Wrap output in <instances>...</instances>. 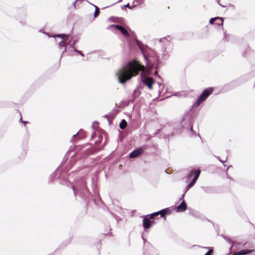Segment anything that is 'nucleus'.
I'll return each mask as SVG.
<instances>
[{
  "label": "nucleus",
  "mask_w": 255,
  "mask_h": 255,
  "mask_svg": "<svg viewBox=\"0 0 255 255\" xmlns=\"http://www.w3.org/2000/svg\"><path fill=\"white\" fill-rule=\"evenodd\" d=\"M144 67L140 64L139 61L133 60L119 69L116 73L119 82L121 84H125L132 77L138 74L141 71L140 76L143 83L146 85L149 90L152 89V84L154 83V80L143 74Z\"/></svg>",
  "instance_id": "obj_1"
},
{
  "label": "nucleus",
  "mask_w": 255,
  "mask_h": 255,
  "mask_svg": "<svg viewBox=\"0 0 255 255\" xmlns=\"http://www.w3.org/2000/svg\"><path fill=\"white\" fill-rule=\"evenodd\" d=\"M135 42L143 55L145 59H147L146 54L150 56H154L157 60L168 58L170 55V52L167 50L166 48H163L160 52L155 53L152 51L147 46L144 45L139 40L136 39Z\"/></svg>",
  "instance_id": "obj_2"
},
{
  "label": "nucleus",
  "mask_w": 255,
  "mask_h": 255,
  "mask_svg": "<svg viewBox=\"0 0 255 255\" xmlns=\"http://www.w3.org/2000/svg\"><path fill=\"white\" fill-rule=\"evenodd\" d=\"M213 89L212 88H209L205 89L197 100L195 105L196 107L199 106L213 92Z\"/></svg>",
  "instance_id": "obj_3"
},
{
  "label": "nucleus",
  "mask_w": 255,
  "mask_h": 255,
  "mask_svg": "<svg viewBox=\"0 0 255 255\" xmlns=\"http://www.w3.org/2000/svg\"><path fill=\"white\" fill-rule=\"evenodd\" d=\"M111 28H113V29H117L119 30L122 32V33L126 37H128L129 36V34L128 31L124 27H122L121 25L113 24L109 26L108 28L110 29Z\"/></svg>",
  "instance_id": "obj_4"
},
{
  "label": "nucleus",
  "mask_w": 255,
  "mask_h": 255,
  "mask_svg": "<svg viewBox=\"0 0 255 255\" xmlns=\"http://www.w3.org/2000/svg\"><path fill=\"white\" fill-rule=\"evenodd\" d=\"M69 35L65 34H56L55 35L52 36V37H60L63 39L59 43V46L60 47H65L66 46V41L68 38Z\"/></svg>",
  "instance_id": "obj_5"
},
{
  "label": "nucleus",
  "mask_w": 255,
  "mask_h": 255,
  "mask_svg": "<svg viewBox=\"0 0 255 255\" xmlns=\"http://www.w3.org/2000/svg\"><path fill=\"white\" fill-rule=\"evenodd\" d=\"M143 149L142 148H137V149L133 150V151H132L131 153H130V154L129 155V157L130 158L137 157L143 152Z\"/></svg>",
  "instance_id": "obj_6"
},
{
  "label": "nucleus",
  "mask_w": 255,
  "mask_h": 255,
  "mask_svg": "<svg viewBox=\"0 0 255 255\" xmlns=\"http://www.w3.org/2000/svg\"><path fill=\"white\" fill-rule=\"evenodd\" d=\"M182 203L177 206V212H182L185 211L187 209V205L185 202L184 200L183 199Z\"/></svg>",
  "instance_id": "obj_7"
},
{
  "label": "nucleus",
  "mask_w": 255,
  "mask_h": 255,
  "mask_svg": "<svg viewBox=\"0 0 255 255\" xmlns=\"http://www.w3.org/2000/svg\"><path fill=\"white\" fill-rule=\"evenodd\" d=\"M219 20L221 21V22L220 23H217V24H218L219 25H222L223 24V18L220 17H213V18H211L210 19L209 23L211 24H213L214 23V22L216 20Z\"/></svg>",
  "instance_id": "obj_8"
},
{
  "label": "nucleus",
  "mask_w": 255,
  "mask_h": 255,
  "mask_svg": "<svg viewBox=\"0 0 255 255\" xmlns=\"http://www.w3.org/2000/svg\"><path fill=\"white\" fill-rule=\"evenodd\" d=\"M253 251L252 250H244L237 252L234 254V255H244L251 253Z\"/></svg>",
  "instance_id": "obj_9"
},
{
  "label": "nucleus",
  "mask_w": 255,
  "mask_h": 255,
  "mask_svg": "<svg viewBox=\"0 0 255 255\" xmlns=\"http://www.w3.org/2000/svg\"><path fill=\"white\" fill-rule=\"evenodd\" d=\"M150 221L146 218H144L143 220V226L145 229H148L150 227Z\"/></svg>",
  "instance_id": "obj_10"
},
{
  "label": "nucleus",
  "mask_w": 255,
  "mask_h": 255,
  "mask_svg": "<svg viewBox=\"0 0 255 255\" xmlns=\"http://www.w3.org/2000/svg\"><path fill=\"white\" fill-rule=\"evenodd\" d=\"M193 186V185L192 184H191L190 183H189L185 188L184 189V193L182 195V196L180 198V200H181L182 199H183V198H184V196H185V195L186 194V193L187 192V191L191 188Z\"/></svg>",
  "instance_id": "obj_11"
},
{
  "label": "nucleus",
  "mask_w": 255,
  "mask_h": 255,
  "mask_svg": "<svg viewBox=\"0 0 255 255\" xmlns=\"http://www.w3.org/2000/svg\"><path fill=\"white\" fill-rule=\"evenodd\" d=\"M127 122L125 120H123L120 124V128L122 129H124L127 126Z\"/></svg>",
  "instance_id": "obj_12"
},
{
  "label": "nucleus",
  "mask_w": 255,
  "mask_h": 255,
  "mask_svg": "<svg viewBox=\"0 0 255 255\" xmlns=\"http://www.w3.org/2000/svg\"><path fill=\"white\" fill-rule=\"evenodd\" d=\"M200 172L199 169H197L195 171L193 170L194 178L197 179L200 175Z\"/></svg>",
  "instance_id": "obj_13"
},
{
  "label": "nucleus",
  "mask_w": 255,
  "mask_h": 255,
  "mask_svg": "<svg viewBox=\"0 0 255 255\" xmlns=\"http://www.w3.org/2000/svg\"><path fill=\"white\" fill-rule=\"evenodd\" d=\"M161 211H162V215H161L162 217H163L164 216V214H167L170 213L169 210L168 208H165V209H162L161 210Z\"/></svg>",
  "instance_id": "obj_14"
},
{
  "label": "nucleus",
  "mask_w": 255,
  "mask_h": 255,
  "mask_svg": "<svg viewBox=\"0 0 255 255\" xmlns=\"http://www.w3.org/2000/svg\"><path fill=\"white\" fill-rule=\"evenodd\" d=\"M95 13H94V17H96L98 16V14L100 12V11H99V8L97 6L95 5Z\"/></svg>",
  "instance_id": "obj_15"
},
{
  "label": "nucleus",
  "mask_w": 255,
  "mask_h": 255,
  "mask_svg": "<svg viewBox=\"0 0 255 255\" xmlns=\"http://www.w3.org/2000/svg\"><path fill=\"white\" fill-rule=\"evenodd\" d=\"M145 0H134L133 1V3H136V4H139L143 3Z\"/></svg>",
  "instance_id": "obj_16"
},
{
  "label": "nucleus",
  "mask_w": 255,
  "mask_h": 255,
  "mask_svg": "<svg viewBox=\"0 0 255 255\" xmlns=\"http://www.w3.org/2000/svg\"><path fill=\"white\" fill-rule=\"evenodd\" d=\"M193 175V170H192L187 176V177H186L187 179L190 180Z\"/></svg>",
  "instance_id": "obj_17"
},
{
  "label": "nucleus",
  "mask_w": 255,
  "mask_h": 255,
  "mask_svg": "<svg viewBox=\"0 0 255 255\" xmlns=\"http://www.w3.org/2000/svg\"><path fill=\"white\" fill-rule=\"evenodd\" d=\"M213 252V250L212 249H210L207 253H206L205 255H211Z\"/></svg>",
  "instance_id": "obj_18"
},
{
  "label": "nucleus",
  "mask_w": 255,
  "mask_h": 255,
  "mask_svg": "<svg viewBox=\"0 0 255 255\" xmlns=\"http://www.w3.org/2000/svg\"><path fill=\"white\" fill-rule=\"evenodd\" d=\"M74 51L75 52H77L78 53H79V54H80L81 56H84L83 53L81 51L78 50L76 49H75V48H74Z\"/></svg>",
  "instance_id": "obj_19"
},
{
  "label": "nucleus",
  "mask_w": 255,
  "mask_h": 255,
  "mask_svg": "<svg viewBox=\"0 0 255 255\" xmlns=\"http://www.w3.org/2000/svg\"><path fill=\"white\" fill-rule=\"evenodd\" d=\"M197 180V179H195L193 177L192 180L191 181V182L190 183L193 186L194 185V184L195 183Z\"/></svg>",
  "instance_id": "obj_20"
},
{
  "label": "nucleus",
  "mask_w": 255,
  "mask_h": 255,
  "mask_svg": "<svg viewBox=\"0 0 255 255\" xmlns=\"http://www.w3.org/2000/svg\"><path fill=\"white\" fill-rule=\"evenodd\" d=\"M155 215V216H157V215H160L161 216L162 215V211H158V212H155V213H153Z\"/></svg>",
  "instance_id": "obj_21"
},
{
  "label": "nucleus",
  "mask_w": 255,
  "mask_h": 255,
  "mask_svg": "<svg viewBox=\"0 0 255 255\" xmlns=\"http://www.w3.org/2000/svg\"><path fill=\"white\" fill-rule=\"evenodd\" d=\"M156 216L154 214V213H152L150 214V217L151 219H153Z\"/></svg>",
  "instance_id": "obj_22"
},
{
  "label": "nucleus",
  "mask_w": 255,
  "mask_h": 255,
  "mask_svg": "<svg viewBox=\"0 0 255 255\" xmlns=\"http://www.w3.org/2000/svg\"><path fill=\"white\" fill-rule=\"evenodd\" d=\"M125 7H128V8H131V7L130 6V5H129V3L125 5Z\"/></svg>",
  "instance_id": "obj_23"
},
{
  "label": "nucleus",
  "mask_w": 255,
  "mask_h": 255,
  "mask_svg": "<svg viewBox=\"0 0 255 255\" xmlns=\"http://www.w3.org/2000/svg\"><path fill=\"white\" fill-rule=\"evenodd\" d=\"M66 49H66V46H65V47H64V49H63V51H62V54H63L65 52H66Z\"/></svg>",
  "instance_id": "obj_24"
},
{
  "label": "nucleus",
  "mask_w": 255,
  "mask_h": 255,
  "mask_svg": "<svg viewBox=\"0 0 255 255\" xmlns=\"http://www.w3.org/2000/svg\"><path fill=\"white\" fill-rule=\"evenodd\" d=\"M228 242L230 244H232V242L231 241H230L229 239L228 240Z\"/></svg>",
  "instance_id": "obj_25"
},
{
  "label": "nucleus",
  "mask_w": 255,
  "mask_h": 255,
  "mask_svg": "<svg viewBox=\"0 0 255 255\" xmlns=\"http://www.w3.org/2000/svg\"><path fill=\"white\" fill-rule=\"evenodd\" d=\"M78 133H79V132H77L76 134H74V135H73V137H75L76 136H77V135H78Z\"/></svg>",
  "instance_id": "obj_26"
},
{
  "label": "nucleus",
  "mask_w": 255,
  "mask_h": 255,
  "mask_svg": "<svg viewBox=\"0 0 255 255\" xmlns=\"http://www.w3.org/2000/svg\"><path fill=\"white\" fill-rule=\"evenodd\" d=\"M220 161L221 162L224 163V162H226V159H225V160H220Z\"/></svg>",
  "instance_id": "obj_27"
},
{
  "label": "nucleus",
  "mask_w": 255,
  "mask_h": 255,
  "mask_svg": "<svg viewBox=\"0 0 255 255\" xmlns=\"http://www.w3.org/2000/svg\"><path fill=\"white\" fill-rule=\"evenodd\" d=\"M154 75H155V76H157V75H157V71H155V72Z\"/></svg>",
  "instance_id": "obj_28"
},
{
  "label": "nucleus",
  "mask_w": 255,
  "mask_h": 255,
  "mask_svg": "<svg viewBox=\"0 0 255 255\" xmlns=\"http://www.w3.org/2000/svg\"><path fill=\"white\" fill-rule=\"evenodd\" d=\"M74 44V42L72 44H71V47L73 48H74V47H73Z\"/></svg>",
  "instance_id": "obj_29"
},
{
  "label": "nucleus",
  "mask_w": 255,
  "mask_h": 255,
  "mask_svg": "<svg viewBox=\"0 0 255 255\" xmlns=\"http://www.w3.org/2000/svg\"><path fill=\"white\" fill-rule=\"evenodd\" d=\"M22 123H24L25 124L26 123V122L25 121H22Z\"/></svg>",
  "instance_id": "obj_30"
},
{
  "label": "nucleus",
  "mask_w": 255,
  "mask_h": 255,
  "mask_svg": "<svg viewBox=\"0 0 255 255\" xmlns=\"http://www.w3.org/2000/svg\"><path fill=\"white\" fill-rule=\"evenodd\" d=\"M190 117L189 116H188V117H187V119H188V120H189V119H190Z\"/></svg>",
  "instance_id": "obj_31"
},
{
  "label": "nucleus",
  "mask_w": 255,
  "mask_h": 255,
  "mask_svg": "<svg viewBox=\"0 0 255 255\" xmlns=\"http://www.w3.org/2000/svg\"><path fill=\"white\" fill-rule=\"evenodd\" d=\"M224 34L225 36L226 35V34L225 32H224Z\"/></svg>",
  "instance_id": "obj_32"
},
{
  "label": "nucleus",
  "mask_w": 255,
  "mask_h": 255,
  "mask_svg": "<svg viewBox=\"0 0 255 255\" xmlns=\"http://www.w3.org/2000/svg\"><path fill=\"white\" fill-rule=\"evenodd\" d=\"M122 0H119L118 1V2H121Z\"/></svg>",
  "instance_id": "obj_33"
},
{
  "label": "nucleus",
  "mask_w": 255,
  "mask_h": 255,
  "mask_svg": "<svg viewBox=\"0 0 255 255\" xmlns=\"http://www.w3.org/2000/svg\"><path fill=\"white\" fill-rule=\"evenodd\" d=\"M190 129H191V130H192V127H191V128H190Z\"/></svg>",
  "instance_id": "obj_34"
},
{
  "label": "nucleus",
  "mask_w": 255,
  "mask_h": 255,
  "mask_svg": "<svg viewBox=\"0 0 255 255\" xmlns=\"http://www.w3.org/2000/svg\"><path fill=\"white\" fill-rule=\"evenodd\" d=\"M220 5L221 6V5L220 4ZM222 7H225L224 5H222Z\"/></svg>",
  "instance_id": "obj_35"
}]
</instances>
